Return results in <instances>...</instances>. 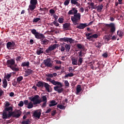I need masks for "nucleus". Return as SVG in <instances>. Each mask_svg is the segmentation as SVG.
I'll return each instance as SVG.
<instances>
[{
    "instance_id": "obj_1",
    "label": "nucleus",
    "mask_w": 124,
    "mask_h": 124,
    "mask_svg": "<svg viewBox=\"0 0 124 124\" xmlns=\"http://www.w3.org/2000/svg\"><path fill=\"white\" fill-rule=\"evenodd\" d=\"M68 15H74L71 16V20L74 25H78L81 20V14L78 13V10L75 8H73L68 13Z\"/></svg>"
},
{
    "instance_id": "obj_2",
    "label": "nucleus",
    "mask_w": 124,
    "mask_h": 124,
    "mask_svg": "<svg viewBox=\"0 0 124 124\" xmlns=\"http://www.w3.org/2000/svg\"><path fill=\"white\" fill-rule=\"evenodd\" d=\"M38 98H39V95H35L33 97L31 96L29 97V99L32 102H30L26 108H28V109H31V108L33 107V105H37V104H40V103L42 102V101Z\"/></svg>"
},
{
    "instance_id": "obj_3",
    "label": "nucleus",
    "mask_w": 124,
    "mask_h": 124,
    "mask_svg": "<svg viewBox=\"0 0 124 124\" xmlns=\"http://www.w3.org/2000/svg\"><path fill=\"white\" fill-rule=\"evenodd\" d=\"M6 64L8 66V67H10L13 71H19V68H16L17 67V64H16V62H15V59H11L10 60H8L7 61Z\"/></svg>"
},
{
    "instance_id": "obj_4",
    "label": "nucleus",
    "mask_w": 124,
    "mask_h": 124,
    "mask_svg": "<svg viewBox=\"0 0 124 124\" xmlns=\"http://www.w3.org/2000/svg\"><path fill=\"white\" fill-rule=\"evenodd\" d=\"M51 83L54 86H56L54 87V90L55 92H57L58 93H62L63 92L62 84V83L59 81H56L55 80H51Z\"/></svg>"
},
{
    "instance_id": "obj_5",
    "label": "nucleus",
    "mask_w": 124,
    "mask_h": 124,
    "mask_svg": "<svg viewBox=\"0 0 124 124\" xmlns=\"http://www.w3.org/2000/svg\"><path fill=\"white\" fill-rule=\"evenodd\" d=\"M36 86L38 88H43V87H45L46 90L48 93H51V91H50V85L47 83L40 81L38 82Z\"/></svg>"
},
{
    "instance_id": "obj_6",
    "label": "nucleus",
    "mask_w": 124,
    "mask_h": 124,
    "mask_svg": "<svg viewBox=\"0 0 124 124\" xmlns=\"http://www.w3.org/2000/svg\"><path fill=\"white\" fill-rule=\"evenodd\" d=\"M105 28L106 29H110L109 32L110 33H114L115 31H116V25H115V23H110V24H106Z\"/></svg>"
},
{
    "instance_id": "obj_7",
    "label": "nucleus",
    "mask_w": 124,
    "mask_h": 124,
    "mask_svg": "<svg viewBox=\"0 0 124 124\" xmlns=\"http://www.w3.org/2000/svg\"><path fill=\"white\" fill-rule=\"evenodd\" d=\"M31 32L35 36V38H37V39L45 38V36L44 34L36 31L35 29L31 30Z\"/></svg>"
},
{
    "instance_id": "obj_8",
    "label": "nucleus",
    "mask_w": 124,
    "mask_h": 124,
    "mask_svg": "<svg viewBox=\"0 0 124 124\" xmlns=\"http://www.w3.org/2000/svg\"><path fill=\"white\" fill-rule=\"evenodd\" d=\"M36 4H37V0H31L30 4L29 6L28 11H33L36 8Z\"/></svg>"
},
{
    "instance_id": "obj_9",
    "label": "nucleus",
    "mask_w": 124,
    "mask_h": 124,
    "mask_svg": "<svg viewBox=\"0 0 124 124\" xmlns=\"http://www.w3.org/2000/svg\"><path fill=\"white\" fill-rule=\"evenodd\" d=\"M7 49L8 50H11V49H14L16 48L17 45L15 43L14 41H12V42H8L6 45Z\"/></svg>"
},
{
    "instance_id": "obj_10",
    "label": "nucleus",
    "mask_w": 124,
    "mask_h": 124,
    "mask_svg": "<svg viewBox=\"0 0 124 124\" xmlns=\"http://www.w3.org/2000/svg\"><path fill=\"white\" fill-rule=\"evenodd\" d=\"M58 47H59V45L56 44H55L52 46H50L48 47V48L46 50V53L47 54H49V53L51 52V51H54L55 49H57Z\"/></svg>"
},
{
    "instance_id": "obj_11",
    "label": "nucleus",
    "mask_w": 124,
    "mask_h": 124,
    "mask_svg": "<svg viewBox=\"0 0 124 124\" xmlns=\"http://www.w3.org/2000/svg\"><path fill=\"white\" fill-rule=\"evenodd\" d=\"M33 116L34 118H37V119H40L41 116V110H36L33 113Z\"/></svg>"
},
{
    "instance_id": "obj_12",
    "label": "nucleus",
    "mask_w": 124,
    "mask_h": 124,
    "mask_svg": "<svg viewBox=\"0 0 124 124\" xmlns=\"http://www.w3.org/2000/svg\"><path fill=\"white\" fill-rule=\"evenodd\" d=\"M44 64L47 67H52L53 65L52 64V62H51V59H47L44 61Z\"/></svg>"
},
{
    "instance_id": "obj_13",
    "label": "nucleus",
    "mask_w": 124,
    "mask_h": 124,
    "mask_svg": "<svg viewBox=\"0 0 124 124\" xmlns=\"http://www.w3.org/2000/svg\"><path fill=\"white\" fill-rule=\"evenodd\" d=\"M86 27H88V24L80 23L79 25L77 26V29H79V30H84Z\"/></svg>"
},
{
    "instance_id": "obj_14",
    "label": "nucleus",
    "mask_w": 124,
    "mask_h": 124,
    "mask_svg": "<svg viewBox=\"0 0 124 124\" xmlns=\"http://www.w3.org/2000/svg\"><path fill=\"white\" fill-rule=\"evenodd\" d=\"M26 74L24 76V77H28V76H30L31 74H32L33 73V71L31 69H27L25 71Z\"/></svg>"
},
{
    "instance_id": "obj_15",
    "label": "nucleus",
    "mask_w": 124,
    "mask_h": 124,
    "mask_svg": "<svg viewBox=\"0 0 124 124\" xmlns=\"http://www.w3.org/2000/svg\"><path fill=\"white\" fill-rule=\"evenodd\" d=\"M71 4H74V5H76L78 7H81V4L80 3H78L77 1L76 0H71Z\"/></svg>"
},
{
    "instance_id": "obj_16",
    "label": "nucleus",
    "mask_w": 124,
    "mask_h": 124,
    "mask_svg": "<svg viewBox=\"0 0 124 124\" xmlns=\"http://www.w3.org/2000/svg\"><path fill=\"white\" fill-rule=\"evenodd\" d=\"M70 23H65L63 25V30H65V31L69 30H70Z\"/></svg>"
},
{
    "instance_id": "obj_17",
    "label": "nucleus",
    "mask_w": 124,
    "mask_h": 124,
    "mask_svg": "<svg viewBox=\"0 0 124 124\" xmlns=\"http://www.w3.org/2000/svg\"><path fill=\"white\" fill-rule=\"evenodd\" d=\"M98 37V35L97 34H94L92 35H91L88 38V40L90 41H93V38H97Z\"/></svg>"
},
{
    "instance_id": "obj_18",
    "label": "nucleus",
    "mask_w": 124,
    "mask_h": 124,
    "mask_svg": "<svg viewBox=\"0 0 124 124\" xmlns=\"http://www.w3.org/2000/svg\"><path fill=\"white\" fill-rule=\"evenodd\" d=\"M40 39H41V44H43V45H47L49 43V40L45 38H41Z\"/></svg>"
},
{
    "instance_id": "obj_19",
    "label": "nucleus",
    "mask_w": 124,
    "mask_h": 124,
    "mask_svg": "<svg viewBox=\"0 0 124 124\" xmlns=\"http://www.w3.org/2000/svg\"><path fill=\"white\" fill-rule=\"evenodd\" d=\"M72 64L73 65H77L78 64V59L73 57L72 58Z\"/></svg>"
},
{
    "instance_id": "obj_20",
    "label": "nucleus",
    "mask_w": 124,
    "mask_h": 124,
    "mask_svg": "<svg viewBox=\"0 0 124 124\" xmlns=\"http://www.w3.org/2000/svg\"><path fill=\"white\" fill-rule=\"evenodd\" d=\"M21 66L22 67H25L27 66V67H30V62H24L22 63Z\"/></svg>"
},
{
    "instance_id": "obj_21",
    "label": "nucleus",
    "mask_w": 124,
    "mask_h": 124,
    "mask_svg": "<svg viewBox=\"0 0 124 124\" xmlns=\"http://www.w3.org/2000/svg\"><path fill=\"white\" fill-rule=\"evenodd\" d=\"M13 111V108L12 107H8L4 108V112H11Z\"/></svg>"
},
{
    "instance_id": "obj_22",
    "label": "nucleus",
    "mask_w": 124,
    "mask_h": 124,
    "mask_svg": "<svg viewBox=\"0 0 124 124\" xmlns=\"http://www.w3.org/2000/svg\"><path fill=\"white\" fill-rule=\"evenodd\" d=\"M44 53V51L43 50V48L39 47L38 49H37V55H40L41 54H43Z\"/></svg>"
},
{
    "instance_id": "obj_23",
    "label": "nucleus",
    "mask_w": 124,
    "mask_h": 124,
    "mask_svg": "<svg viewBox=\"0 0 124 124\" xmlns=\"http://www.w3.org/2000/svg\"><path fill=\"white\" fill-rule=\"evenodd\" d=\"M81 91H82V89H81V85H78L77 87V94H79V93H81Z\"/></svg>"
},
{
    "instance_id": "obj_24",
    "label": "nucleus",
    "mask_w": 124,
    "mask_h": 124,
    "mask_svg": "<svg viewBox=\"0 0 124 124\" xmlns=\"http://www.w3.org/2000/svg\"><path fill=\"white\" fill-rule=\"evenodd\" d=\"M117 35H118V36H119V37H123V36H124V32L123 31H122V30H118L117 31Z\"/></svg>"
},
{
    "instance_id": "obj_25",
    "label": "nucleus",
    "mask_w": 124,
    "mask_h": 124,
    "mask_svg": "<svg viewBox=\"0 0 124 124\" xmlns=\"http://www.w3.org/2000/svg\"><path fill=\"white\" fill-rule=\"evenodd\" d=\"M58 104V103H56V101L52 100L50 101V104H49V107H53V106H56Z\"/></svg>"
},
{
    "instance_id": "obj_26",
    "label": "nucleus",
    "mask_w": 124,
    "mask_h": 124,
    "mask_svg": "<svg viewBox=\"0 0 124 124\" xmlns=\"http://www.w3.org/2000/svg\"><path fill=\"white\" fill-rule=\"evenodd\" d=\"M77 47L78 49H82L83 51L85 50V46L84 45H82L81 44H78L77 45Z\"/></svg>"
},
{
    "instance_id": "obj_27",
    "label": "nucleus",
    "mask_w": 124,
    "mask_h": 124,
    "mask_svg": "<svg viewBox=\"0 0 124 124\" xmlns=\"http://www.w3.org/2000/svg\"><path fill=\"white\" fill-rule=\"evenodd\" d=\"M102 9H103V4L99 5L97 6V11H98V12H101Z\"/></svg>"
},
{
    "instance_id": "obj_28",
    "label": "nucleus",
    "mask_w": 124,
    "mask_h": 124,
    "mask_svg": "<svg viewBox=\"0 0 124 124\" xmlns=\"http://www.w3.org/2000/svg\"><path fill=\"white\" fill-rule=\"evenodd\" d=\"M2 118L3 120H6V119H8L7 112L3 111Z\"/></svg>"
},
{
    "instance_id": "obj_29",
    "label": "nucleus",
    "mask_w": 124,
    "mask_h": 124,
    "mask_svg": "<svg viewBox=\"0 0 124 124\" xmlns=\"http://www.w3.org/2000/svg\"><path fill=\"white\" fill-rule=\"evenodd\" d=\"M20 110H18L16 111V113H18L17 114H15V115H14V118H16V119H18V118H19L21 116V113H20Z\"/></svg>"
},
{
    "instance_id": "obj_30",
    "label": "nucleus",
    "mask_w": 124,
    "mask_h": 124,
    "mask_svg": "<svg viewBox=\"0 0 124 124\" xmlns=\"http://www.w3.org/2000/svg\"><path fill=\"white\" fill-rule=\"evenodd\" d=\"M83 63V58L79 57V59L78 61V65L79 66L81 65Z\"/></svg>"
},
{
    "instance_id": "obj_31",
    "label": "nucleus",
    "mask_w": 124,
    "mask_h": 124,
    "mask_svg": "<svg viewBox=\"0 0 124 124\" xmlns=\"http://www.w3.org/2000/svg\"><path fill=\"white\" fill-rule=\"evenodd\" d=\"M65 48L66 52H69V50H70V48H71V46L70 45L66 44L65 46Z\"/></svg>"
},
{
    "instance_id": "obj_32",
    "label": "nucleus",
    "mask_w": 124,
    "mask_h": 124,
    "mask_svg": "<svg viewBox=\"0 0 124 124\" xmlns=\"http://www.w3.org/2000/svg\"><path fill=\"white\" fill-rule=\"evenodd\" d=\"M7 87V81L6 79H4L3 81V88L5 89Z\"/></svg>"
},
{
    "instance_id": "obj_33",
    "label": "nucleus",
    "mask_w": 124,
    "mask_h": 124,
    "mask_svg": "<svg viewBox=\"0 0 124 124\" xmlns=\"http://www.w3.org/2000/svg\"><path fill=\"white\" fill-rule=\"evenodd\" d=\"M96 47H97V48H99V49H100L101 48V46H102V44L99 42H97L95 43Z\"/></svg>"
},
{
    "instance_id": "obj_34",
    "label": "nucleus",
    "mask_w": 124,
    "mask_h": 124,
    "mask_svg": "<svg viewBox=\"0 0 124 124\" xmlns=\"http://www.w3.org/2000/svg\"><path fill=\"white\" fill-rule=\"evenodd\" d=\"M74 76V74L72 73H70L65 75L64 77L65 78H67V77H73Z\"/></svg>"
},
{
    "instance_id": "obj_35",
    "label": "nucleus",
    "mask_w": 124,
    "mask_h": 124,
    "mask_svg": "<svg viewBox=\"0 0 124 124\" xmlns=\"http://www.w3.org/2000/svg\"><path fill=\"white\" fill-rule=\"evenodd\" d=\"M57 108H59V109H61L62 110H64L65 107L62 105H57Z\"/></svg>"
},
{
    "instance_id": "obj_36",
    "label": "nucleus",
    "mask_w": 124,
    "mask_h": 124,
    "mask_svg": "<svg viewBox=\"0 0 124 124\" xmlns=\"http://www.w3.org/2000/svg\"><path fill=\"white\" fill-rule=\"evenodd\" d=\"M67 37L61 38L60 40L61 42H67Z\"/></svg>"
},
{
    "instance_id": "obj_37",
    "label": "nucleus",
    "mask_w": 124,
    "mask_h": 124,
    "mask_svg": "<svg viewBox=\"0 0 124 124\" xmlns=\"http://www.w3.org/2000/svg\"><path fill=\"white\" fill-rule=\"evenodd\" d=\"M23 77L22 76H19V77H18L16 78V81L17 82V83H20L21 82V81H22V80H23Z\"/></svg>"
},
{
    "instance_id": "obj_38",
    "label": "nucleus",
    "mask_w": 124,
    "mask_h": 124,
    "mask_svg": "<svg viewBox=\"0 0 124 124\" xmlns=\"http://www.w3.org/2000/svg\"><path fill=\"white\" fill-rule=\"evenodd\" d=\"M41 20V18L39 17H37V18H34L33 20V23H37L38 21H40Z\"/></svg>"
},
{
    "instance_id": "obj_39",
    "label": "nucleus",
    "mask_w": 124,
    "mask_h": 124,
    "mask_svg": "<svg viewBox=\"0 0 124 124\" xmlns=\"http://www.w3.org/2000/svg\"><path fill=\"white\" fill-rule=\"evenodd\" d=\"M52 24L55 26V27H59L60 26V24L59 23H58V21L57 20H55L52 22Z\"/></svg>"
},
{
    "instance_id": "obj_40",
    "label": "nucleus",
    "mask_w": 124,
    "mask_h": 124,
    "mask_svg": "<svg viewBox=\"0 0 124 124\" xmlns=\"http://www.w3.org/2000/svg\"><path fill=\"white\" fill-rule=\"evenodd\" d=\"M23 57L19 56H17L16 59V60L17 61V62H20V61H21V60H23Z\"/></svg>"
},
{
    "instance_id": "obj_41",
    "label": "nucleus",
    "mask_w": 124,
    "mask_h": 124,
    "mask_svg": "<svg viewBox=\"0 0 124 124\" xmlns=\"http://www.w3.org/2000/svg\"><path fill=\"white\" fill-rule=\"evenodd\" d=\"M23 103H24V104L25 107H27V106L28 105V104L30 103L29 102V100H24V101H23Z\"/></svg>"
},
{
    "instance_id": "obj_42",
    "label": "nucleus",
    "mask_w": 124,
    "mask_h": 124,
    "mask_svg": "<svg viewBox=\"0 0 124 124\" xmlns=\"http://www.w3.org/2000/svg\"><path fill=\"white\" fill-rule=\"evenodd\" d=\"M22 124H30V119H27L25 121H22L21 123Z\"/></svg>"
},
{
    "instance_id": "obj_43",
    "label": "nucleus",
    "mask_w": 124,
    "mask_h": 124,
    "mask_svg": "<svg viewBox=\"0 0 124 124\" xmlns=\"http://www.w3.org/2000/svg\"><path fill=\"white\" fill-rule=\"evenodd\" d=\"M69 42L70 43H73L74 42V40L72 39L71 38H68L67 42Z\"/></svg>"
},
{
    "instance_id": "obj_44",
    "label": "nucleus",
    "mask_w": 124,
    "mask_h": 124,
    "mask_svg": "<svg viewBox=\"0 0 124 124\" xmlns=\"http://www.w3.org/2000/svg\"><path fill=\"white\" fill-rule=\"evenodd\" d=\"M64 20V19L62 18H59L58 19V22L59 23H60V24H62V23H63V21Z\"/></svg>"
},
{
    "instance_id": "obj_45",
    "label": "nucleus",
    "mask_w": 124,
    "mask_h": 124,
    "mask_svg": "<svg viewBox=\"0 0 124 124\" xmlns=\"http://www.w3.org/2000/svg\"><path fill=\"white\" fill-rule=\"evenodd\" d=\"M69 2H70V0H65V1L64 2V5H68L69 4Z\"/></svg>"
},
{
    "instance_id": "obj_46",
    "label": "nucleus",
    "mask_w": 124,
    "mask_h": 124,
    "mask_svg": "<svg viewBox=\"0 0 124 124\" xmlns=\"http://www.w3.org/2000/svg\"><path fill=\"white\" fill-rule=\"evenodd\" d=\"M18 105L19 107H23L24 106V102L23 101H20Z\"/></svg>"
},
{
    "instance_id": "obj_47",
    "label": "nucleus",
    "mask_w": 124,
    "mask_h": 124,
    "mask_svg": "<svg viewBox=\"0 0 124 124\" xmlns=\"http://www.w3.org/2000/svg\"><path fill=\"white\" fill-rule=\"evenodd\" d=\"M88 4H90V6H91L92 8L93 9H94V3L91 2V3H88Z\"/></svg>"
},
{
    "instance_id": "obj_48",
    "label": "nucleus",
    "mask_w": 124,
    "mask_h": 124,
    "mask_svg": "<svg viewBox=\"0 0 124 124\" xmlns=\"http://www.w3.org/2000/svg\"><path fill=\"white\" fill-rule=\"evenodd\" d=\"M62 45H63V44H62L61 45V52H64V51L65 50V47Z\"/></svg>"
},
{
    "instance_id": "obj_49",
    "label": "nucleus",
    "mask_w": 124,
    "mask_h": 124,
    "mask_svg": "<svg viewBox=\"0 0 124 124\" xmlns=\"http://www.w3.org/2000/svg\"><path fill=\"white\" fill-rule=\"evenodd\" d=\"M42 98L44 102H47V97H46V96H43Z\"/></svg>"
},
{
    "instance_id": "obj_50",
    "label": "nucleus",
    "mask_w": 124,
    "mask_h": 124,
    "mask_svg": "<svg viewBox=\"0 0 124 124\" xmlns=\"http://www.w3.org/2000/svg\"><path fill=\"white\" fill-rule=\"evenodd\" d=\"M49 13H50V14H55V13H56V11H55L54 9H51L49 10Z\"/></svg>"
},
{
    "instance_id": "obj_51",
    "label": "nucleus",
    "mask_w": 124,
    "mask_h": 124,
    "mask_svg": "<svg viewBox=\"0 0 124 124\" xmlns=\"http://www.w3.org/2000/svg\"><path fill=\"white\" fill-rule=\"evenodd\" d=\"M78 56H79V58H82V57H83L82 50H80L79 52H78Z\"/></svg>"
},
{
    "instance_id": "obj_52",
    "label": "nucleus",
    "mask_w": 124,
    "mask_h": 124,
    "mask_svg": "<svg viewBox=\"0 0 124 124\" xmlns=\"http://www.w3.org/2000/svg\"><path fill=\"white\" fill-rule=\"evenodd\" d=\"M46 77H48V78H53L52 74H49L46 75Z\"/></svg>"
},
{
    "instance_id": "obj_53",
    "label": "nucleus",
    "mask_w": 124,
    "mask_h": 124,
    "mask_svg": "<svg viewBox=\"0 0 124 124\" xmlns=\"http://www.w3.org/2000/svg\"><path fill=\"white\" fill-rule=\"evenodd\" d=\"M64 84L65 87H68L69 86V83H68V81L67 80H65Z\"/></svg>"
},
{
    "instance_id": "obj_54",
    "label": "nucleus",
    "mask_w": 124,
    "mask_h": 124,
    "mask_svg": "<svg viewBox=\"0 0 124 124\" xmlns=\"http://www.w3.org/2000/svg\"><path fill=\"white\" fill-rule=\"evenodd\" d=\"M92 33H88L85 34V36L87 37V39H88V37H90L91 35H92Z\"/></svg>"
},
{
    "instance_id": "obj_55",
    "label": "nucleus",
    "mask_w": 124,
    "mask_h": 124,
    "mask_svg": "<svg viewBox=\"0 0 124 124\" xmlns=\"http://www.w3.org/2000/svg\"><path fill=\"white\" fill-rule=\"evenodd\" d=\"M57 114V111L56 110H53L51 112V116H55Z\"/></svg>"
},
{
    "instance_id": "obj_56",
    "label": "nucleus",
    "mask_w": 124,
    "mask_h": 124,
    "mask_svg": "<svg viewBox=\"0 0 124 124\" xmlns=\"http://www.w3.org/2000/svg\"><path fill=\"white\" fill-rule=\"evenodd\" d=\"M10 106V104L8 102H5V107H9Z\"/></svg>"
},
{
    "instance_id": "obj_57",
    "label": "nucleus",
    "mask_w": 124,
    "mask_h": 124,
    "mask_svg": "<svg viewBox=\"0 0 124 124\" xmlns=\"http://www.w3.org/2000/svg\"><path fill=\"white\" fill-rule=\"evenodd\" d=\"M10 113H11V115H12V116L13 117V118H14V116L15 115V114H16L15 111H11Z\"/></svg>"
},
{
    "instance_id": "obj_58",
    "label": "nucleus",
    "mask_w": 124,
    "mask_h": 124,
    "mask_svg": "<svg viewBox=\"0 0 124 124\" xmlns=\"http://www.w3.org/2000/svg\"><path fill=\"white\" fill-rule=\"evenodd\" d=\"M8 114H7V118L8 119H9L10 118H11V117L12 116L11 113H10V111L8 112Z\"/></svg>"
},
{
    "instance_id": "obj_59",
    "label": "nucleus",
    "mask_w": 124,
    "mask_h": 124,
    "mask_svg": "<svg viewBox=\"0 0 124 124\" xmlns=\"http://www.w3.org/2000/svg\"><path fill=\"white\" fill-rule=\"evenodd\" d=\"M102 56L104 58H107V57H108V54H107V53H105L103 54Z\"/></svg>"
},
{
    "instance_id": "obj_60",
    "label": "nucleus",
    "mask_w": 124,
    "mask_h": 124,
    "mask_svg": "<svg viewBox=\"0 0 124 124\" xmlns=\"http://www.w3.org/2000/svg\"><path fill=\"white\" fill-rule=\"evenodd\" d=\"M52 109L50 108H49L46 112V114H48V113H50V112H51V110Z\"/></svg>"
},
{
    "instance_id": "obj_61",
    "label": "nucleus",
    "mask_w": 124,
    "mask_h": 124,
    "mask_svg": "<svg viewBox=\"0 0 124 124\" xmlns=\"http://www.w3.org/2000/svg\"><path fill=\"white\" fill-rule=\"evenodd\" d=\"M10 77H11V74H7L6 76V79H9L10 78Z\"/></svg>"
},
{
    "instance_id": "obj_62",
    "label": "nucleus",
    "mask_w": 124,
    "mask_h": 124,
    "mask_svg": "<svg viewBox=\"0 0 124 124\" xmlns=\"http://www.w3.org/2000/svg\"><path fill=\"white\" fill-rule=\"evenodd\" d=\"M53 18H55V20H57V19L59 18V16H56V15H53Z\"/></svg>"
},
{
    "instance_id": "obj_63",
    "label": "nucleus",
    "mask_w": 124,
    "mask_h": 124,
    "mask_svg": "<svg viewBox=\"0 0 124 124\" xmlns=\"http://www.w3.org/2000/svg\"><path fill=\"white\" fill-rule=\"evenodd\" d=\"M46 103H47V102H44L42 105V107H46V105H47L46 104Z\"/></svg>"
},
{
    "instance_id": "obj_64",
    "label": "nucleus",
    "mask_w": 124,
    "mask_h": 124,
    "mask_svg": "<svg viewBox=\"0 0 124 124\" xmlns=\"http://www.w3.org/2000/svg\"><path fill=\"white\" fill-rule=\"evenodd\" d=\"M9 96L11 97H12L13 96H14V93L13 92H11L9 94Z\"/></svg>"
}]
</instances>
